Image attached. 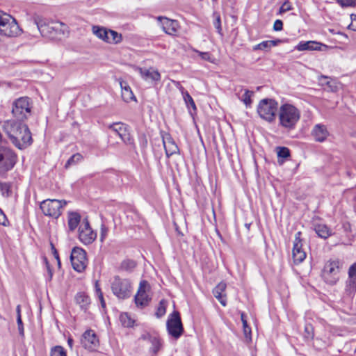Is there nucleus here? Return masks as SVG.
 Returning a JSON list of instances; mask_svg holds the SVG:
<instances>
[{
	"mask_svg": "<svg viewBox=\"0 0 356 356\" xmlns=\"http://www.w3.org/2000/svg\"><path fill=\"white\" fill-rule=\"evenodd\" d=\"M66 204L67 202L65 200L47 199L40 203V207L44 215L56 219L61 215Z\"/></svg>",
	"mask_w": 356,
	"mask_h": 356,
	"instance_id": "obj_5",
	"label": "nucleus"
},
{
	"mask_svg": "<svg viewBox=\"0 0 356 356\" xmlns=\"http://www.w3.org/2000/svg\"><path fill=\"white\" fill-rule=\"evenodd\" d=\"M0 193L3 197H9L12 195V184L0 181Z\"/></svg>",
	"mask_w": 356,
	"mask_h": 356,
	"instance_id": "obj_33",
	"label": "nucleus"
},
{
	"mask_svg": "<svg viewBox=\"0 0 356 356\" xmlns=\"http://www.w3.org/2000/svg\"><path fill=\"white\" fill-rule=\"evenodd\" d=\"M314 229L318 236L324 239L332 235L330 229L324 224L316 225Z\"/></svg>",
	"mask_w": 356,
	"mask_h": 356,
	"instance_id": "obj_29",
	"label": "nucleus"
},
{
	"mask_svg": "<svg viewBox=\"0 0 356 356\" xmlns=\"http://www.w3.org/2000/svg\"><path fill=\"white\" fill-rule=\"evenodd\" d=\"M182 94L184 96V99L185 101L186 104L188 106H191L193 110H196L195 104L192 98V97L189 95L187 91H182Z\"/></svg>",
	"mask_w": 356,
	"mask_h": 356,
	"instance_id": "obj_43",
	"label": "nucleus"
},
{
	"mask_svg": "<svg viewBox=\"0 0 356 356\" xmlns=\"http://www.w3.org/2000/svg\"><path fill=\"white\" fill-rule=\"evenodd\" d=\"M167 309L175 311V305L172 300H161L159 302L157 312H166Z\"/></svg>",
	"mask_w": 356,
	"mask_h": 356,
	"instance_id": "obj_31",
	"label": "nucleus"
},
{
	"mask_svg": "<svg viewBox=\"0 0 356 356\" xmlns=\"http://www.w3.org/2000/svg\"><path fill=\"white\" fill-rule=\"evenodd\" d=\"M95 287H96L97 293L99 298L100 300V302H101V305H102V307L104 308L105 307V302H104V300L103 298V294L101 291V289L98 286L97 282H96Z\"/></svg>",
	"mask_w": 356,
	"mask_h": 356,
	"instance_id": "obj_53",
	"label": "nucleus"
},
{
	"mask_svg": "<svg viewBox=\"0 0 356 356\" xmlns=\"http://www.w3.org/2000/svg\"><path fill=\"white\" fill-rule=\"evenodd\" d=\"M120 86L122 88V98L125 102L136 99L131 88L126 82H120Z\"/></svg>",
	"mask_w": 356,
	"mask_h": 356,
	"instance_id": "obj_26",
	"label": "nucleus"
},
{
	"mask_svg": "<svg viewBox=\"0 0 356 356\" xmlns=\"http://www.w3.org/2000/svg\"><path fill=\"white\" fill-rule=\"evenodd\" d=\"M31 113V99L27 97H19L13 103L12 114L18 121H24Z\"/></svg>",
	"mask_w": 356,
	"mask_h": 356,
	"instance_id": "obj_2",
	"label": "nucleus"
},
{
	"mask_svg": "<svg viewBox=\"0 0 356 356\" xmlns=\"http://www.w3.org/2000/svg\"><path fill=\"white\" fill-rule=\"evenodd\" d=\"M166 327L169 335L179 339L184 332V327L180 313H171L166 322Z\"/></svg>",
	"mask_w": 356,
	"mask_h": 356,
	"instance_id": "obj_8",
	"label": "nucleus"
},
{
	"mask_svg": "<svg viewBox=\"0 0 356 356\" xmlns=\"http://www.w3.org/2000/svg\"><path fill=\"white\" fill-rule=\"evenodd\" d=\"M282 29H283L282 21L280 19L275 20V22H274V24H273V29L275 31H279L282 30Z\"/></svg>",
	"mask_w": 356,
	"mask_h": 356,
	"instance_id": "obj_55",
	"label": "nucleus"
},
{
	"mask_svg": "<svg viewBox=\"0 0 356 356\" xmlns=\"http://www.w3.org/2000/svg\"><path fill=\"white\" fill-rule=\"evenodd\" d=\"M109 30L105 27L99 26H92V32L96 35L99 39L107 42V40L108 39Z\"/></svg>",
	"mask_w": 356,
	"mask_h": 356,
	"instance_id": "obj_25",
	"label": "nucleus"
},
{
	"mask_svg": "<svg viewBox=\"0 0 356 356\" xmlns=\"http://www.w3.org/2000/svg\"><path fill=\"white\" fill-rule=\"evenodd\" d=\"M195 52L198 54L202 60L213 63V60L209 52H202L197 50H195Z\"/></svg>",
	"mask_w": 356,
	"mask_h": 356,
	"instance_id": "obj_50",
	"label": "nucleus"
},
{
	"mask_svg": "<svg viewBox=\"0 0 356 356\" xmlns=\"http://www.w3.org/2000/svg\"><path fill=\"white\" fill-rule=\"evenodd\" d=\"M21 33V29L17 22L6 24L0 28V34L7 37H15Z\"/></svg>",
	"mask_w": 356,
	"mask_h": 356,
	"instance_id": "obj_21",
	"label": "nucleus"
},
{
	"mask_svg": "<svg viewBox=\"0 0 356 356\" xmlns=\"http://www.w3.org/2000/svg\"><path fill=\"white\" fill-rule=\"evenodd\" d=\"M348 278L356 279V263L353 264L348 269Z\"/></svg>",
	"mask_w": 356,
	"mask_h": 356,
	"instance_id": "obj_52",
	"label": "nucleus"
},
{
	"mask_svg": "<svg viewBox=\"0 0 356 356\" xmlns=\"http://www.w3.org/2000/svg\"><path fill=\"white\" fill-rule=\"evenodd\" d=\"M305 337L308 339H312L314 338V329L311 324H307L305 327Z\"/></svg>",
	"mask_w": 356,
	"mask_h": 356,
	"instance_id": "obj_46",
	"label": "nucleus"
},
{
	"mask_svg": "<svg viewBox=\"0 0 356 356\" xmlns=\"http://www.w3.org/2000/svg\"><path fill=\"white\" fill-rule=\"evenodd\" d=\"M268 42H270L269 43H270V47L271 48L272 47L276 46L278 44H280L281 42V40H268Z\"/></svg>",
	"mask_w": 356,
	"mask_h": 356,
	"instance_id": "obj_59",
	"label": "nucleus"
},
{
	"mask_svg": "<svg viewBox=\"0 0 356 356\" xmlns=\"http://www.w3.org/2000/svg\"><path fill=\"white\" fill-rule=\"evenodd\" d=\"M136 70L140 74L141 78L145 81L156 83L161 81V74L153 67L143 68L136 67Z\"/></svg>",
	"mask_w": 356,
	"mask_h": 356,
	"instance_id": "obj_16",
	"label": "nucleus"
},
{
	"mask_svg": "<svg viewBox=\"0 0 356 356\" xmlns=\"http://www.w3.org/2000/svg\"><path fill=\"white\" fill-rule=\"evenodd\" d=\"M75 300L76 304L80 306V309L82 310H86L90 302V298L84 293H77L75 297Z\"/></svg>",
	"mask_w": 356,
	"mask_h": 356,
	"instance_id": "obj_28",
	"label": "nucleus"
},
{
	"mask_svg": "<svg viewBox=\"0 0 356 356\" xmlns=\"http://www.w3.org/2000/svg\"><path fill=\"white\" fill-rule=\"evenodd\" d=\"M150 286L148 282L143 280L140 282L137 293L135 296V303L138 307L143 308L147 306L151 300L148 294Z\"/></svg>",
	"mask_w": 356,
	"mask_h": 356,
	"instance_id": "obj_12",
	"label": "nucleus"
},
{
	"mask_svg": "<svg viewBox=\"0 0 356 356\" xmlns=\"http://www.w3.org/2000/svg\"><path fill=\"white\" fill-rule=\"evenodd\" d=\"M123 130L124 131L120 132L118 136L121 138L125 145H129L131 149H134V140L128 131L127 127H126Z\"/></svg>",
	"mask_w": 356,
	"mask_h": 356,
	"instance_id": "obj_27",
	"label": "nucleus"
},
{
	"mask_svg": "<svg viewBox=\"0 0 356 356\" xmlns=\"http://www.w3.org/2000/svg\"><path fill=\"white\" fill-rule=\"evenodd\" d=\"M47 269H48V273H49V279L51 280V277H52V275H53V273H52V271H51V270L50 269V268H49V266H47Z\"/></svg>",
	"mask_w": 356,
	"mask_h": 356,
	"instance_id": "obj_63",
	"label": "nucleus"
},
{
	"mask_svg": "<svg viewBox=\"0 0 356 356\" xmlns=\"http://www.w3.org/2000/svg\"><path fill=\"white\" fill-rule=\"evenodd\" d=\"M311 135L315 141L322 143L328 137L329 131L325 125L317 124L313 127Z\"/></svg>",
	"mask_w": 356,
	"mask_h": 356,
	"instance_id": "obj_19",
	"label": "nucleus"
},
{
	"mask_svg": "<svg viewBox=\"0 0 356 356\" xmlns=\"http://www.w3.org/2000/svg\"><path fill=\"white\" fill-rule=\"evenodd\" d=\"M97 234L90 226L87 218L83 220L79 228V238L85 245L91 244L96 238Z\"/></svg>",
	"mask_w": 356,
	"mask_h": 356,
	"instance_id": "obj_13",
	"label": "nucleus"
},
{
	"mask_svg": "<svg viewBox=\"0 0 356 356\" xmlns=\"http://www.w3.org/2000/svg\"><path fill=\"white\" fill-rule=\"evenodd\" d=\"M155 335L156 334H151L149 332H145L140 336V339L150 342Z\"/></svg>",
	"mask_w": 356,
	"mask_h": 356,
	"instance_id": "obj_56",
	"label": "nucleus"
},
{
	"mask_svg": "<svg viewBox=\"0 0 356 356\" xmlns=\"http://www.w3.org/2000/svg\"><path fill=\"white\" fill-rule=\"evenodd\" d=\"M279 125L288 131L296 128L300 119V111L293 104L285 103L278 110Z\"/></svg>",
	"mask_w": 356,
	"mask_h": 356,
	"instance_id": "obj_1",
	"label": "nucleus"
},
{
	"mask_svg": "<svg viewBox=\"0 0 356 356\" xmlns=\"http://www.w3.org/2000/svg\"><path fill=\"white\" fill-rule=\"evenodd\" d=\"M81 215L77 212L71 211L68 213L67 225L70 232H74L81 222Z\"/></svg>",
	"mask_w": 356,
	"mask_h": 356,
	"instance_id": "obj_24",
	"label": "nucleus"
},
{
	"mask_svg": "<svg viewBox=\"0 0 356 356\" xmlns=\"http://www.w3.org/2000/svg\"><path fill=\"white\" fill-rule=\"evenodd\" d=\"M268 40L263 41L253 47L254 50H267L270 49Z\"/></svg>",
	"mask_w": 356,
	"mask_h": 356,
	"instance_id": "obj_48",
	"label": "nucleus"
},
{
	"mask_svg": "<svg viewBox=\"0 0 356 356\" xmlns=\"http://www.w3.org/2000/svg\"><path fill=\"white\" fill-rule=\"evenodd\" d=\"M226 287V283L221 282L213 289V296L223 306L226 305V296L224 293Z\"/></svg>",
	"mask_w": 356,
	"mask_h": 356,
	"instance_id": "obj_23",
	"label": "nucleus"
},
{
	"mask_svg": "<svg viewBox=\"0 0 356 356\" xmlns=\"http://www.w3.org/2000/svg\"><path fill=\"white\" fill-rule=\"evenodd\" d=\"M149 343L152 345L149 351L154 355H156L158 352L161 350L163 346L161 339L159 338V336L155 335L154 337L152 339V341Z\"/></svg>",
	"mask_w": 356,
	"mask_h": 356,
	"instance_id": "obj_32",
	"label": "nucleus"
},
{
	"mask_svg": "<svg viewBox=\"0 0 356 356\" xmlns=\"http://www.w3.org/2000/svg\"><path fill=\"white\" fill-rule=\"evenodd\" d=\"M155 314H156V317H157L158 318H159L162 317L163 314H164L165 313H159V312H156V313H155Z\"/></svg>",
	"mask_w": 356,
	"mask_h": 356,
	"instance_id": "obj_64",
	"label": "nucleus"
},
{
	"mask_svg": "<svg viewBox=\"0 0 356 356\" xmlns=\"http://www.w3.org/2000/svg\"><path fill=\"white\" fill-rule=\"evenodd\" d=\"M22 131L9 138L13 144L19 149L26 148L33 143L31 133L29 127H24Z\"/></svg>",
	"mask_w": 356,
	"mask_h": 356,
	"instance_id": "obj_11",
	"label": "nucleus"
},
{
	"mask_svg": "<svg viewBox=\"0 0 356 356\" xmlns=\"http://www.w3.org/2000/svg\"><path fill=\"white\" fill-rule=\"evenodd\" d=\"M291 10H292L291 3H289V1H286L284 2V3L280 7L279 13L282 14V13H286V11H289Z\"/></svg>",
	"mask_w": 356,
	"mask_h": 356,
	"instance_id": "obj_51",
	"label": "nucleus"
},
{
	"mask_svg": "<svg viewBox=\"0 0 356 356\" xmlns=\"http://www.w3.org/2000/svg\"><path fill=\"white\" fill-rule=\"evenodd\" d=\"M328 79L329 78L327 76L321 75V76H319L318 81L321 82L322 85H327L329 87L332 88L331 82L327 81Z\"/></svg>",
	"mask_w": 356,
	"mask_h": 356,
	"instance_id": "obj_57",
	"label": "nucleus"
},
{
	"mask_svg": "<svg viewBox=\"0 0 356 356\" xmlns=\"http://www.w3.org/2000/svg\"><path fill=\"white\" fill-rule=\"evenodd\" d=\"M70 261L73 268L76 271L79 273L83 272L85 270L88 264L86 251L81 248H74L70 254Z\"/></svg>",
	"mask_w": 356,
	"mask_h": 356,
	"instance_id": "obj_10",
	"label": "nucleus"
},
{
	"mask_svg": "<svg viewBox=\"0 0 356 356\" xmlns=\"http://www.w3.org/2000/svg\"><path fill=\"white\" fill-rule=\"evenodd\" d=\"M351 23L348 25V29L350 30L356 31V15L352 14L350 15Z\"/></svg>",
	"mask_w": 356,
	"mask_h": 356,
	"instance_id": "obj_54",
	"label": "nucleus"
},
{
	"mask_svg": "<svg viewBox=\"0 0 356 356\" xmlns=\"http://www.w3.org/2000/svg\"><path fill=\"white\" fill-rule=\"evenodd\" d=\"M33 21L40 34L44 37L54 38L58 31V28L56 23L51 22L41 15L35 14L33 16Z\"/></svg>",
	"mask_w": 356,
	"mask_h": 356,
	"instance_id": "obj_7",
	"label": "nucleus"
},
{
	"mask_svg": "<svg viewBox=\"0 0 356 356\" xmlns=\"http://www.w3.org/2000/svg\"><path fill=\"white\" fill-rule=\"evenodd\" d=\"M341 261L339 259L327 261L322 271L323 280L330 285H334L339 280Z\"/></svg>",
	"mask_w": 356,
	"mask_h": 356,
	"instance_id": "obj_4",
	"label": "nucleus"
},
{
	"mask_svg": "<svg viewBox=\"0 0 356 356\" xmlns=\"http://www.w3.org/2000/svg\"><path fill=\"white\" fill-rule=\"evenodd\" d=\"M67 343H68L69 346L72 348V346H73V339L72 338H69L67 339Z\"/></svg>",
	"mask_w": 356,
	"mask_h": 356,
	"instance_id": "obj_62",
	"label": "nucleus"
},
{
	"mask_svg": "<svg viewBox=\"0 0 356 356\" xmlns=\"http://www.w3.org/2000/svg\"><path fill=\"white\" fill-rule=\"evenodd\" d=\"M161 26L163 31L168 35H175L178 29L177 22L166 17H159Z\"/></svg>",
	"mask_w": 356,
	"mask_h": 356,
	"instance_id": "obj_20",
	"label": "nucleus"
},
{
	"mask_svg": "<svg viewBox=\"0 0 356 356\" xmlns=\"http://www.w3.org/2000/svg\"><path fill=\"white\" fill-rule=\"evenodd\" d=\"M254 92L248 89L244 90V93L241 97H238L240 100L243 102L246 107H250L252 104L251 97L253 95Z\"/></svg>",
	"mask_w": 356,
	"mask_h": 356,
	"instance_id": "obj_37",
	"label": "nucleus"
},
{
	"mask_svg": "<svg viewBox=\"0 0 356 356\" xmlns=\"http://www.w3.org/2000/svg\"><path fill=\"white\" fill-rule=\"evenodd\" d=\"M136 266V262L132 259H124L120 264V268L125 271H131Z\"/></svg>",
	"mask_w": 356,
	"mask_h": 356,
	"instance_id": "obj_39",
	"label": "nucleus"
},
{
	"mask_svg": "<svg viewBox=\"0 0 356 356\" xmlns=\"http://www.w3.org/2000/svg\"><path fill=\"white\" fill-rule=\"evenodd\" d=\"M213 17H214L213 25H214L216 29L217 30V32L220 35H222L220 16L218 13H214Z\"/></svg>",
	"mask_w": 356,
	"mask_h": 356,
	"instance_id": "obj_44",
	"label": "nucleus"
},
{
	"mask_svg": "<svg viewBox=\"0 0 356 356\" xmlns=\"http://www.w3.org/2000/svg\"><path fill=\"white\" fill-rule=\"evenodd\" d=\"M341 7H352L355 6V0H335Z\"/></svg>",
	"mask_w": 356,
	"mask_h": 356,
	"instance_id": "obj_49",
	"label": "nucleus"
},
{
	"mask_svg": "<svg viewBox=\"0 0 356 356\" xmlns=\"http://www.w3.org/2000/svg\"><path fill=\"white\" fill-rule=\"evenodd\" d=\"M17 325H18L19 334H20L21 337H24V325H23L22 320L21 313H17Z\"/></svg>",
	"mask_w": 356,
	"mask_h": 356,
	"instance_id": "obj_47",
	"label": "nucleus"
},
{
	"mask_svg": "<svg viewBox=\"0 0 356 356\" xmlns=\"http://www.w3.org/2000/svg\"><path fill=\"white\" fill-rule=\"evenodd\" d=\"M52 250H53V253H54V255L56 259L57 260V259H60L59 256H58V253L54 246H52Z\"/></svg>",
	"mask_w": 356,
	"mask_h": 356,
	"instance_id": "obj_60",
	"label": "nucleus"
},
{
	"mask_svg": "<svg viewBox=\"0 0 356 356\" xmlns=\"http://www.w3.org/2000/svg\"><path fill=\"white\" fill-rule=\"evenodd\" d=\"M301 232H298L296 234L295 241L292 251L293 261L295 264H300L303 261L306 257L305 252L302 249L300 240Z\"/></svg>",
	"mask_w": 356,
	"mask_h": 356,
	"instance_id": "obj_17",
	"label": "nucleus"
},
{
	"mask_svg": "<svg viewBox=\"0 0 356 356\" xmlns=\"http://www.w3.org/2000/svg\"><path fill=\"white\" fill-rule=\"evenodd\" d=\"M108 34V39L107 43L110 44H118L121 42L122 40V35L118 33L117 31L110 29Z\"/></svg>",
	"mask_w": 356,
	"mask_h": 356,
	"instance_id": "obj_34",
	"label": "nucleus"
},
{
	"mask_svg": "<svg viewBox=\"0 0 356 356\" xmlns=\"http://www.w3.org/2000/svg\"><path fill=\"white\" fill-rule=\"evenodd\" d=\"M277 156L279 158L278 162L282 163L283 160L280 161V159H286L290 156V150L286 147H277L276 148Z\"/></svg>",
	"mask_w": 356,
	"mask_h": 356,
	"instance_id": "obj_38",
	"label": "nucleus"
},
{
	"mask_svg": "<svg viewBox=\"0 0 356 356\" xmlns=\"http://www.w3.org/2000/svg\"><path fill=\"white\" fill-rule=\"evenodd\" d=\"M277 105V102L273 99H261L257 106L259 117L268 122H273L275 120Z\"/></svg>",
	"mask_w": 356,
	"mask_h": 356,
	"instance_id": "obj_3",
	"label": "nucleus"
},
{
	"mask_svg": "<svg viewBox=\"0 0 356 356\" xmlns=\"http://www.w3.org/2000/svg\"><path fill=\"white\" fill-rule=\"evenodd\" d=\"M106 233V229L105 228L102 229V234H101V240L102 241L105 234Z\"/></svg>",
	"mask_w": 356,
	"mask_h": 356,
	"instance_id": "obj_61",
	"label": "nucleus"
},
{
	"mask_svg": "<svg viewBox=\"0 0 356 356\" xmlns=\"http://www.w3.org/2000/svg\"><path fill=\"white\" fill-rule=\"evenodd\" d=\"M13 22H17L15 18L6 13L0 11V28Z\"/></svg>",
	"mask_w": 356,
	"mask_h": 356,
	"instance_id": "obj_36",
	"label": "nucleus"
},
{
	"mask_svg": "<svg viewBox=\"0 0 356 356\" xmlns=\"http://www.w3.org/2000/svg\"><path fill=\"white\" fill-rule=\"evenodd\" d=\"M162 140L167 157L179 153V147L170 134L168 133L163 134Z\"/></svg>",
	"mask_w": 356,
	"mask_h": 356,
	"instance_id": "obj_18",
	"label": "nucleus"
},
{
	"mask_svg": "<svg viewBox=\"0 0 356 356\" xmlns=\"http://www.w3.org/2000/svg\"><path fill=\"white\" fill-rule=\"evenodd\" d=\"M83 159V156L81 154L76 153L73 154L67 161L65 163V168H67L68 166L71 165H74L81 161Z\"/></svg>",
	"mask_w": 356,
	"mask_h": 356,
	"instance_id": "obj_42",
	"label": "nucleus"
},
{
	"mask_svg": "<svg viewBox=\"0 0 356 356\" xmlns=\"http://www.w3.org/2000/svg\"><path fill=\"white\" fill-rule=\"evenodd\" d=\"M24 127H28V126L24 123V121H18L15 118L5 121L3 125V130L9 138L22 131V130Z\"/></svg>",
	"mask_w": 356,
	"mask_h": 356,
	"instance_id": "obj_15",
	"label": "nucleus"
},
{
	"mask_svg": "<svg viewBox=\"0 0 356 356\" xmlns=\"http://www.w3.org/2000/svg\"><path fill=\"white\" fill-rule=\"evenodd\" d=\"M326 47V45L316 41H306L300 42L296 46V49L298 51H312V50H321V47Z\"/></svg>",
	"mask_w": 356,
	"mask_h": 356,
	"instance_id": "obj_22",
	"label": "nucleus"
},
{
	"mask_svg": "<svg viewBox=\"0 0 356 356\" xmlns=\"http://www.w3.org/2000/svg\"><path fill=\"white\" fill-rule=\"evenodd\" d=\"M127 127L126 124L122 122H115L111 124L108 126V129H110L113 134L118 135L120 132L124 131L123 129Z\"/></svg>",
	"mask_w": 356,
	"mask_h": 356,
	"instance_id": "obj_41",
	"label": "nucleus"
},
{
	"mask_svg": "<svg viewBox=\"0 0 356 356\" xmlns=\"http://www.w3.org/2000/svg\"><path fill=\"white\" fill-rule=\"evenodd\" d=\"M119 320L125 327H131L134 325L136 320L131 316V313H120Z\"/></svg>",
	"mask_w": 356,
	"mask_h": 356,
	"instance_id": "obj_30",
	"label": "nucleus"
},
{
	"mask_svg": "<svg viewBox=\"0 0 356 356\" xmlns=\"http://www.w3.org/2000/svg\"><path fill=\"white\" fill-rule=\"evenodd\" d=\"M131 282L129 280L115 276L111 284L112 291L118 298L124 299L131 296Z\"/></svg>",
	"mask_w": 356,
	"mask_h": 356,
	"instance_id": "obj_9",
	"label": "nucleus"
},
{
	"mask_svg": "<svg viewBox=\"0 0 356 356\" xmlns=\"http://www.w3.org/2000/svg\"><path fill=\"white\" fill-rule=\"evenodd\" d=\"M241 319L243 323V332L245 338L251 339V328L248 324L247 316L245 313H241Z\"/></svg>",
	"mask_w": 356,
	"mask_h": 356,
	"instance_id": "obj_35",
	"label": "nucleus"
},
{
	"mask_svg": "<svg viewBox=\"0 0 356 356\" xmlns=\"http://www.w3.org/2000/svg\"><path fill=\"white\" fill-rule=\"evenodd\" d=\"M346 292L348 295H352L356 291V279L348 278L346 282Z\"/></svg>",
	"mask_w": 356,
	"mask_h": 356,
	"instance_id": "obj_40",
	"label": "nucleus"
},
{
	"mask_svg": "<svg viewBox=\"0 0 356 356\" xmlns=\"http://www.w3.org/2000/svg\"><path fill=\"white\" fill-rule=\"evenodd\" d=\"M7 221L6 215L3 213V211L0 209V224L5 225L6 222Z\"/></svg>",
	"mask_w": 356,
	"mask_h": 356,
	"instance_id": "obj_58",
	"label": "nucleus"
},
{
	"mask_svg": "<svg viewBox=\"0 0 356 356\" xmlns=\"http://www.w3.org/2000/svg\"><path fill=\"white\" fill-rule=\"evenodd\" d=\"M51 356H67V354L62 346H56L51 348Z\"/></svg>",
	"mask_w": 356,
	"mask_h": 356,
	"instance_id": "obj_45",
	"label": "nucleus"
},
{
	"mask_svg": "<svg viewBox=\"0 0 356 356\" xmlns=\"http://www.w3.org/2000/svg\"><path fill=\"white\" fill-rule=\"evenodd\" d=\"M17 160V154L11 149L0 146V176H3L11 170Z\"/></svg>",
	"mask_w": 356,
	"mask_h": 356,
	"instance_id": "obj_6",
	"label": "nucleus"
},
{
	"mask_svg": "<svg viewBox=\"0 0 356 356\" xmlns=\"http://www.w3.org/2000/svg\"><path fill=\"white\" fill-rule=\"evenodd\" d=\"M82 346L89 351L96 350L99 346V339L92 330H87L84 332L81 339Z\"/></svg>",
	"mask_w": 356,
	"mask_h": 356,
	"instance_id": "obj_14",
	"label": "nucleus"
}]
</instances>
